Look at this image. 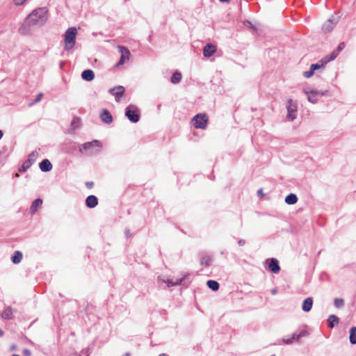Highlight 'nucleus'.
I'll return each mask as SVG.
<instances>
[{"instance_id":"nucleus-43","label":"nucleus","mask_w":356,"mask_h":356,"mask_svg":"<svg viewBox=\"0 0 356 356\" xmlns=\"http://www.w3.org/2000/svg\"><path fill=\"white\" fill-rule=\"evenodd\" d=\"M157 280L159 282L166 284V280H165L162 276H159Z\"/></svg>"},{"instance_id":"nucleus-46","label":"nucleus","mask_w":356,"mask_h":356,"mask_svg":"<svg viewBox=\"0 0 356 356\" xmlns=\"http://www.w3.org/2000/svg\"><path fill=\"white\" fill-rule=\"evenodd\" d=\"M277 289H272V290H271V294H272L273 296L276 295V294H277Z\"/></svg>"},{"instance_id":"nucleus-47","label":"nucleus","mask_w":356,"mask_h":356,"mask_svg":"<svg viewBox=\"0 0 356 356\" xmlns=\"http://www.w3.org/2000/svg\"><path fill=\"white\" fill-rule=\"evenodd\" d=\"M257 194H258V195L262 196V195H264V194H263L262 189H259V190L257 191Z\"/></svg>"},{"instance_id":"nucleus-38","label":"nucleus","mask_w":356,"mask_h":356,"mask_svg":"<svg viewBox=\"0 0 356 356\" xmlns=\"http://www.w3.org/2000/svg\"><path fill=\"white\" fill-rule=\"evenodd\" d=\"M296 340L295 339H292V337L289 339H283V343L285 344H291L293 343V341Z\"/></svg>"},{"instance_id":"nucleus-53","label":"nucleus","mask_w":356,"mask_h":356,"mask_svg":"<svg viewBox=\"0 0 356 356\" xmlns=\"http://www.w3.org/2000/svg\"><path fill=\"white\" fill-rule=\"evenodd\" d=\"M74 124H75V121H73V122H72V126H74Z\"/></svg>"},{"instance_id":"nucleus-37","label":"nucleus","mask_w":356,"mask_h":356,"mask_svg":"<svg viewBox=\"0 0 356 356\" xmlns=\"http://www.w3.org/2000/svg\"><path fill=\"white\" fill-rule=\"evenodd\" d=\"M345 43L341 42L339 44L337 48L335 49L338 53H339L341 50H343L345 48Z\"/></svg>"},{"instance_id":"nucleus-29","label":"nucleus","mask_w":356,"mask_h":356,"mask_svg":"<svg viewBox=\"0 0 356 356\" xmlns=\"http://www.w3.org/2000/svg\"><path fill=\"white\" fill-rule=\"evenodd\" d=\"M338 55H339V53L336 50H334L330 54V56H325V58H323L324 63H327L330 61L334 60L337 57Z\"/></svg>"},{"instance_id":"nucleus-33","label":"nucleus","mask_w":356,"mask_h":356,"mask_svg":"<svg viewBox=\"0 0 356 356\" xmlns=\"http://www.w3.org/2000/svg\"><path fill=\"white\" fill-rule=\"evenodd\" d=\"M38 153L37 151H33L29 155L27 161H30L31 163L33 164L37 159Z\"/></svg>"},{"instance_id":"nucleus-50","label":"nucleus","mask_w":356,"mask_h":356,"mask_svg":"<svg viewBox=\"0 0 356 356\" xmlns=\"http://www.w3.org/2000/svg\"><path fill=\"white\" fill-rule=\"evenodd\" d=\"M4 332L3 330H0V337L3 335Z\"/></svg>"},{"instance_id":"nucleus-42","label":"nucleus","mask_w":356,"mask_h":356,"mask_svg":"<svg viewBox=\"0 0 356 356\" xmlns=\"http://www.w3.org/2000/svg\"><path fill=\"white\" fill-rule=\"evenodd\" d=\"M115 90H116V86L112 88H110L108 92L111 95L115 96Z\"/></svg>"},{"instance_id":"nucleus-21","label":"nucleus","mask_w":356,"mask_h":356,"mask_svg":"<svg viewBox=\"0 0 356 356\" xmlns=\"http://www.w3.org/2000/svg\"><path fill=\"white\" fill-rule=\"evenodd\" d=\"M298 202V197L294 193H290L289 195H286L285 197V202L287 204L291 205L294 204Z\"/></svg>"},{"instance_id":"nucleus-55","label":"nucleus","mask_w":356,"mask_h":356,"mask_svg":"<svg viewBox=\"0 0 356 356\" xmlns=\"http://www.w3.org/2000/svg\"><path fill=\"white\" fill-rule=\"evenodd\" d=\"M15 349V346H13L12 348H11V350H14Z\"/></svg>"},{"instance_id":"nucleus-15","label":"nucleus","mask_w":356,"mask_h":356,"mask_svg":"<svg viewBox=\"0 0 356 356\" xmlns=\"http://www.w3.org/2000/svg\"><path fill=\"white\" fill-rule=\"evenodd\" d=\"M312 305H313L312 298H311V297L307 298L306 299L304 300V301L302 302V309L305 312H309L312 309Z\"/></svg>"},{"instance_id":"nucleus-40","label":"nucleus","mask_w":356,"mask_h":356,"mask_svg":"<svg viewBox=\"0 0 356 356\" xmlns=\"http://www.w3.org/2000/svg\"><path fill=\"white\" fill-rule=\"evenodd\" d=\"M23 355H24V356H31V351L29 349H27V348L24 349V350H23Z\"/></svg>"},{"instance_id":"nucleus-32","label":"nucleus","mask_w":356,"mask_h":356,"mask_svg":"<svg viewBox=\"0 0 356 356\" xmlns=\"http://www.w3.org/2000/svg\"><path fill=\"white\" fill-rule=\"evenodd\" d=\"M211 261V257L208 256V255H205L201 258L200 264L202 266H209Z\"/></svg>"},{"instance_id":"nucleus-45","label":"nucleus","mask_w":356,"mask_h":356,"mask_svg":"<svg viewBox=\"0 0 356 356\" xmlns=\"http://www.w3.org/2000/svg\"><path fill=\"white\" fill-rule=\"evenodd\" d=\"M238 244L240 246H243V245L245 244V240H243V239H240V240L238 241Z\"/></svg>"},{"instance_id":"nucleus-26","label":"nucleus","mask_w":356,"mask_h":356,"mask_svg":"<svg viewBox=\"0 0 356 356\" xmlns=\"http://www.w3.org/2000/svg\"><path fill=\"white\" fill-rule=\"evenodd\" d=\"M309 334L306 330H302L298 334L293 333L292 334V339H295L297 342H300V339L303 337H307Z\"/></svg>"},{"instance_id":"nucleus-20","label":"nucleus","mask_w":356,"mask_h":356,"mask_svg":"<svg viewBox=\"0 0 356 356\" xmlns=\"http://www.w3.org/2000/svg\"><path fill=\"white\" fill-rule=\"evenodd\" d=\"M42 204V200L40 199V198H37L35 199L33 202H32V204L31 206V208H30V210H31V213L32 214L35 213L36 211H37V209H38V207H39L40 206H41Z\"/></svg>"},{"instance_id":"nucleus-17","label":"nucleus","mask_w":356,"mask_h":356,"mask_svg":"<svg viewBox=\"0 0 356 356\" xmlns=\"http://www.w3.org/2000/svg\"><path fill=\"white\" fill-rule=\"evenodd\" d=\"M15 312V311L13 310L10 307H7L2 312L1 316L4 319H12L14 316Z\"/></svg>"},{"instance_id":"nucleus-36","label":"nucleus","mask_w":356,"mask_h":356,"mask_svg":"<svg viewBox=\"0 0 356 356\" xmlns=\"http://www.w3.org/2000/svg\"><path fill=\"white\" fill-rule=\"evenodd\" d=\"M314 74V71H313L311 68L308 71H305L303 72V76L305 78H310L312 77Z\"/></svg>"},{"instance_id":"nucleus-1","label":"nucleus","mask_w":356,"mask_h":356,"mask_svg":"<svg viewBox=\"0 0 356 356\" xmlns=\"http://www.w3.org/2000/svg\"><path fill=\"white\" fill-rule=\"evenodd\" d=\"M47 20V9L44 7L35 9L26 19L25 24L31 26H42Z\"/></svg>"},{"instance_id":"nucleus-54","label":"nucleus","mask_w":356,"mask_h":356,"mask_svg":"<svg viewBox=\"0 0 356 356\" xmlns=\"http://www.w3.org/2000/svg\"><path fill=\"white\" fill-rule=\"evenodd\" d=\"M124 356H130L129 353H126Z\"/></svg>"},{"instance_id":"nucleus-10","label":"nucleus","mask_w":356,"mask_h":356,"mask_svg":"<svg viewBox=\"0 0 356 356\" xmlns=\"http://www.w3.org/2000/svg\"><path fill=\"white\" fill-rule=\"evenodd\" d=\"M337 22L338 20L337 19L330 18L323 24L322 30L325 33L330 32L334 29Z\"/></svg>"},{"instance_id":"nucleus-6","label":"nucleus","mask_w":356,"mask_h":356,"mask_svg":"<svg viewBox=\"0 0 356 356\" xmlns=\"http://www.w3.org/2000/svg\"><path fill=\"white\" fill-rule=\"evenodd\" d=\"M305 94L307 96V99L309 102L315 104L318 101V96H325L328 93L327 90H309V88L304 89Z\"/></svg>"},{"instance_id":"nucleus-52","label":"nucleus","mask_w":356,"mask_h":356,"mask_svg":"<svg viewBox=\"0 0 356 356\" xmlns=\"http://www.w3.org/2000/svg\"><path fill=\"white\" fill-rule=\"evenodd\" d=\"M159 356H168V355L165 353H162V354H160Z\"/></svg>"},{"instance_id":"nucleus-2","label":"nucleus","mask_w":356,"mask_h":356,"mask_svg":"<svg viewBox=\"0 0 356 356\" xmlns=\"http://www.w3.org/2000/svg\"><path fill=\"white\" fill-rule=\"evenodd\" d=\"M101 143L97 140L85 143L79 146V152L86 155H92L100 152Z\"/></svg>"},{"instance_id":"nucleus-51","label":"nucleus","mask_w":356,"mask_h":356,"mask_svg":"<svg viewBox=\"0 0 356 356\" xmlns=\"http://www.w3.org/2000/svg\"><path fill=\"white\" fill-rule=\"evenodd\" d=\"M221 2H229V0H219Z\"/></svg>"},{"instance_id":"nucleus-41","label":"nucleus","mask_w":356,"mask_h":356,"mask_svg":"<svg viewBox=\"0 0 356 356\" xmlns=\"http://www.w3.org/2000/svg\"><path fill=\"white\" fill-rule=\"evenodd\" d=\"M86 186L88 188L90 189L93 187L94 183L92 181H87Z\"/></svg>"},{"instance_id":"nucleus-23","label":"nucleus","mask_w":356,"mask_h":356,"mask_svg":"<svg viewBox=\"0 0 356 356\" xmlns=\"http://www.w3.org/2000/svg\"><path fill=\"white\" fill-rule=\"evenodd\" d=\"M23 254L20 251H15L11 257V261L13 264H17L21 262Z\"/></svg>"},{"instance_id":"nucleus-22","label":"nucleus","mask_w":356,"mask_h":356,"mask_svg":"<svg viewBox=\"0 0 356 356\" xmlns=\"http://www.w3.org/2000/svg\"><path fill=\"white\" fill-rule=\"evenodd\" d=\"M184 280V277L181 279H176L175 280L168 279L166 280V284L168 287H171L173 286H178L182 284Z\"/></svg>"},{"instance_id":"nucleus-48","label":"nucleus","mask_w":356,"mask_h":356,"mask_svg":"<svg viewBox=\"0 0 356 356\" xmlns=\"http://www.w3.org/2000/svg\"><path fill=\"white\" fill-rule=\"evenodd\" d=\"M125 234H126L127 237H129L131 236L130 231L129 229H127L125 231Z\"/></svg>"},{"instance_id":"nucleus-8","label":"nucleus","mask_w":356,"mask_h":356,"mask_svg":"<svg viewBox=\"0 0 356 356\" xmlns=\"http://www.w3.org/2000/svg\"><path fill=\"white\" fill-rule=\"evenodd\" d=\"M118 49L120 53L121 54V56L119 61L116 64L117 66L123 65L126 60H129L130 55V51L127 48L122 46H118Z\"/></svg>"},{"instance_id":"nucleus-35","label":"nucleus","mask_w":356,"mask_h":356,"mask_svg":"<svg viewBox=\"0 0 356 356\" xmlns=\"http://www.w3.org/2000/svg\"><path fill=\"white\" fill-rule=\"evenodd\" d=\"M344 301L343 299L337 298L334 300V305L337 307H341L343 305Z\"/></svg>"},{"instance_id":"nucleus-39","label":"nucleus","mask_w":356,"mask_h":356,"mask_svg":"<svg viewBox=\"0 0 356 356\" xmlns=\"http://www.w3.org/2000/svg\"><path fill=\"white\" fill-rule=\"evenodd\" d=\"M13 1L16 6H21L26 1V0H13Z\"/></svg>"},{"instance_id":"nucleus-31","label":"nucleus","mask_w":356,"mask_h":356,"mask_svg":"<svg viewBox=\"0 0 356 356\" xmlns=\"http://www.w3.org/2000/svg\"><path fill=\"white\" fill-rule=\"evenodd\" d=\"M32 165V164L31 163L30 161H27L26 160L22 165L19 168V171L20 172H24L25 171H26Z\"/></svg>"},{"instance_id":"nucleus-30","label":"nucleus","mask_w":356,"mask_h":356,"mask_svg":"<svg viewBox=\"0 0 356 356\" xmlns=\"http://www.w3.org/2000/svg\"><path fill=\"white\" fill-rule=\"evenodd\" d=\"M327 63H324V59L323 58L321 61H320V63H314V64H312L311 66H310V68L313 70V71H316L317 70H319L321 68H323L325 66Z\"/></svg>"},{"instance_id":"nucleus-56","label":"nucleus","mask_w":356,"mask_h":356,"mask_svg":"<svg viewBox=\"0 0 356 356\" xmlns=\"http://www.w3.org/2000/svg\"><path fill=\"white\" fill-rule=\"evenodd\" d=\"M12 356H20L19 355H13Z\"/></svg>"},{"instance_id":"nucleus-9","label":"nucleus","mask_w":356,"mask_h":356,"mask_svg":"<svg viewBox=\"0 0 356 356\" xmlns=\"http://www.w3.org/2000/svg\"><path fill=\"white\" fill-rule=\"evenodd\" d=\"M266 261H269L268 268L270 272L273 273H278L280 272V266L277 259L271 258L270 259H267Z\"/></svg>"},{"instance_id":"nucleus-3","label":"nucleus","mask_w":356,"mask_h":356,"mask_svg":"<svg viewBox=\"0 0 356 356\" xmlns=\"http://www.w3.org/2000/svg\"><path fill=\"white\" fill-rule=\"evenodd\" d=\"M77 31L75 27H70L67 29L64 34V49L66 51L71 50L76 44Z\"/></svg>"},{"instance_id":"nucleus-5","label":"nucleus","mask_w":356,"mask_h":356,"mask_svg":"<svg viewBox=\"0 0 356 356\" xmlns=\"http://www.w3.org/2000/svg\"><path fill=\"white\" fill-rule=\"evenodd\" d=\"M208 117L204 113H199L192 118V123L195 128L204 129L207 126Z\"/></svg>"},{"instance_id":"nucleus-44","label":"nucleus","mask_w":356,"mask_h":356,"mask_svg":"<svg viewBox=\"0 0 356 356\" xmlns=\"http://www.w3.org/2000/svg\"><path fill=\"white\" fill-rule=\"evenodd\" d=\"M245 24L252 29H254V26H253V24L250 22V21H246L245 22Z\"/></svg>"},{"instance_id":"nucleus-28","label":"nucleus","mask_w":356,"mask_h":356,"mask_svg":"<svg viewBox=\"0 0 356 356\" xmlns=\"http://www.w3.org/2000/svg\"><path fill=\"white\" fill-rule=\"evenodd\" d=\"M181 74L179 72H175L172 74L170 81L172 83L176 84L181 81Z\"/></svg>"},{"instance_id":"nucleus-11","label":"nucleus","mask_w":356,"mask_h":356,"mask_svg":"<svg viewBox=\"0 0 356 356\" xmlns=\"http://www.w3.org/2000/svg\"><path fill=\"white\" fill-rule=\"evenodd\" d=\"M216 51V47L211 43L207 44L203 48L204 56L209 58L213 56Z\"/></svg>"},{"instance_id":"nucleus-16","label":"nucleus","mask_w":356,"mask_h":356,"mask_svg":"<svg viewBox=\"0 0 356 356\" xmlns=\"http://www.w3.org/2000/svg\"><path fill=\"white\" fill-rule=\"evenodd\" d=\"M81 78L87 81H91L95 78V73L92 70H85L81 73Z\"/></svg>"},{"instance_id":"nucleus-27","label":"nucleus","mask_w":356,"mask_h":356,"mask_svg":"<svg viewBox=\"0 0 356 356\" xmlns=\"http://www.w3.org/2000/svg\"><path fill=\"white\" fill-rule=\"evenodd\" d=\"M309 334L306 330H302L298 334L293 333L292 334V339H295L297 342H300V339L303 337H307Z\"/></svg>"},{"instance_id":"nucleus-7","label":"nucleus","mask_w":356,"mask_h":356,"mask_svg":"<svg viewBox=\"0 0 356 356\" xmlns=\"http://www.w3.org/2000/svg\"><path fill=\"white\" fill-rule=\"evenodd\" d=\"M287 115L286 118L289 120L293 121L296 118L297 105L293 102L292 99H289L286 104Z\"/></svg>"},{"instance_id":"nucleus-49","label":"nucleus","mask_w":356,"mask_h":356,"mask_svg":"<svg viewBox=\"0 0 356 356\" xmlns=\"http://www.w3.org/2000/svg\"><path fill=\"white\" fill-rule=\"evenodd\" d=\"M3 136V131L0 129V140L2 138Z\"/></svg>"},{"instance_id":"nucleus-13","label":"nucleus","mask_w":356,"mask_h":356,"mask_svg":"<svg viewBox=\"0 0 356 356\" xmlns=\"http://www.w3.org/2000/svg\"><path fill=\"white\" fill-rule=\"evenodd\" d=\"M98 204V199L95 195H88L86 199V204L88 208H94Z\"/></svg>"},{"instance_id":"nucleus-14","label":"nucleus","mask_w":356,"mask_h":356,"mask_svg":"<svg viewBox=\"0 0 356 356\" xmlns=\"http://www.w3.org/2000/svg\"><path fill=\"white\" fill-rule=\"evenodd\" d=\"M100 118L102 121L106 124H110L113 122V116L110 113V112L106 109L103 110L102 113L100 115Z\"/></svg>"},{"instance_id":"nucleus-4","label":"nucleus","mask_w":356,"mask_h":356,"mask_svg":"<svg viewBox=\"0 0 356 356\" xmlns=\"http://www.w3.org/2000/svg\"><path fill=\"white\" fill-rule=\"evenodd\" d=\"M125 116L132 123H136L140 120V111L137 106L129 104L125 109Z\"/></svg>"},{"instance_id":"nucleus-18","label":"nucleus","mask_w":356,"mask_h":356,"mask_svg":"<svg viewBox=\"0 0 356 356\" xmlns=\"http://www.w3.org/2000/svg\"><path fill=\"white\" fill-rule=\"evenodd\" d=\"M125 92V89L122 86H117L116 90L115 92V99L116 102H119L124 95Z\"/></svg>"},{"instance_id":"nucleus-34","label":"nucleus","mask_w":356,"mask_h":356,"mask_svg":"<svg viewBox=\"0 0 356 356\" xmlns=\"http://www.w3.org/2000/svg\"><path fill=\"white\" fill-rule=\"evenodd\" d=\"M42 97H43V93H42V92L39 93V94L37 95L36 98H35L33 102H30V103L29 104V106H33L34 104H35L36 103H38V102H40V100L42 99Z\"/></svg>"},{"instance_id":"nucleus-25","label":"nucleus","mask_w":356,"mask_h":356,"mask_svg":"<svg viewBox=\"0 0 356 356\" xmlns=\"http://www.w3.org/2000/svg\"><path fill=\"white\" fill-rule=\"evenodd\" d=\"M349 340L351 344H356V327H352L350 328Z\"/></svg>"},{"instance_id":"nucleus-12","label":"nucleus","mask_w":356,"mask_h":356,"mask_svg":"<svg viewBox=\"0 0 356 356\" xmlns=\"http://www.w3.org/2000/svg\"><path fill=\"white\" fill-rule=\"evenodd\" d=\"M40 169L42 172H47L51 170L53 166L51 162L47 159H43L39 164Z\"/></svg>"},{"instance_id":"nucleus-19","label":"nucleus","mask_w":356,"mask_h":356,"mask_svg":"<svg viewBox=\"0 0 356 356\" xmlns=\"http://www.w3.org/2000/svg\"><path fill=\"white\" fill-rule=\"evenodd\" d=\"M339 322V318L332 314V315H330L328 318H327V325L330 328H333Z\"/></svg>"},{"instance_id":"nucleus-24","label":"nucleus","mask_w":356,"mask_h":356,"mask_svg":"<svg viewBox=\"0 0 356 356\" xmlns=\"http://www.w3.org/2000/svg\"><path fill=\"white\" fill-rule=\"evenodd\" d=\"M207 285L209 289H211L213 291L218 290L220 287L219 283L217 281L212 280H208L207 282Z\"/></svg>"}]
</instances>
